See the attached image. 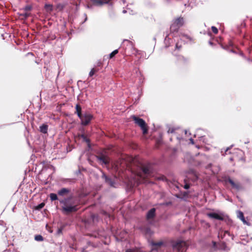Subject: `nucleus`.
I'll return each mask as SVG.
<instances>
[{
	"label": "nucleus",
	"mask_w": 252,
	"mask_h": 252,
	"mask_svg": "<svg viewBox=\"0 0 252 252\" xmlns=\"http://www.w3.org/2000/svg\"><path fill=\"white\" fill-rule=\"evenodd\" d=\"M176 48L177 49H180V48H181V46H178V43H177V44H176Z\"/></svg>",
	"instance_id": "nucleus-33"
},
{
	"label": "nucleus",
	"mask_w": 252,
	"mask_h": 252,
	"mask_svg": "<svg viewBox=\"0 0 252 252\" xmlns=\"http://www.w3.org/2000/svg\"><path fill=\"white\" fill-rule=\"evenodd\" d=\"M96 70L94 68H92L89 73V76L92 77L94 75Z\"/></svg>",
	"instance_id": "nucleus-26"
},
{
	"label": "nucleus",
	"mask_w": 252,
	"mask_h": 252,
	"mask_svg": "<svg viewBox=\"0 0 252 252\" xmlns=\"http://www.w3.org/2000/svg\"><path fill=\"white\" fill-rule=\"evenodd\" d=\"M227 182H229L233 189L239 191L242 189V187L239 183L234 182L231 179L229 178L227 179Z\"/></svg>",
	"instance_id": "nucleus-9"
},
{
	"label": "nucleus",
	"mask_w": 252,
	"mask_h": 252,
	"mask_svg": "<svg viewBox=\"0 0 252 252\" xmlns=\"http://www.w3.org/2000/svg\"><path fill=\"white\" fill-rule=\"evenodd\" d=\"M50 198L52 201L58 199L57 195L56 193H52L50 194Z\"/></svg>",
	"instance_id": "nucleus-18"
},
{
	"label": "nucleus",
	"mask_w": 252,
	"mask_h": 252,
	"mask_svg": "<svg viewBox=\"0 0 252 252\" xmlns=\"http://www.w3.org/2000/svg\"><path fill=\"white\" fill-rule=\"evenodd\" d=\"M184 19L182 17H179L175 19L170 27L172 32H177L178 29L184 24Z\"/></svg>",
	"instance_id": "nucleus-4"
},
{
	"label": "nucleus",
	"mask_w": 252,
	"mask_h": 252,
	"mask_svg": "<svg viewBox=\"0 0 252 252\" xmlns=\"http://www.w3.org/2000/svg\"><path fill=\"white\" fill-rule=\"evenodd\" d=\"M76 109V113L77 114V116L79 118L81 117L82 116L81 114V107L79 104H76L75 106Z\"/></svg>",
	"instance_id": "nucleus-16"
},
{
	"label": "nucleus",
	"mask_w": 252,
	"mask_h": 252,
	"mask_svg": "<svg viewBox=\"0 0 252 252\" xmlns=\"http://www.w3.org/2000/svg\"><path fill=\"white\" fill-rule=\"evenodd\" d=\"M34 239L37 241H42L43 240V238L41 235H36Z\"/></svg>",
	"instance_id": "nucleus-19"
},
{
	"label": "nucleus",
	"mask_w": 252,
	"mask_h": 252,
	"mask_svg": "<svg viewBox=\"0 0 252 252\" xmlns=\"http://www.w3.org/2000/svg\"><path fill=\"white\" fill-rule=\"evenodd\" d=\"M156 214V209L155 208H152L150 209L147 213L146 218L147 220H150L153 219Z\"/></svg>",
	"instance_id": "nucleus-11"
},
{
	"label": "nucleus",
	"mask_w": 252,
	"mask_h": 252,
	"mask_svg": "<svg viewBox=\"0 0 252 252\" xmlns=\"http://www.w3.org/2000/svg\"><path fill=\"white\" fill-rule=\"evenodd\" d=\"M175 128H174V127H170L168 129L167 132L168 133H173L175 132Z\"/></svg>",
	"instance_id": "nucleus-27"
},
{
	"label": "nucleus",
	"mask_w": 252,
	"mask_h": 252,
	"mask_svg": "<svg viewBox=\"0 0 252 252\" xmlns=\"http://www.w3.org/2000/svg\"><path fill=\"white\" fill-rule=\"evenodd\" d=\"M45 8L47 11H51L53 10V5L50 4H46Z\"/></svg>",
	"instance_id": "nucleus-17"
},
{
	"label": "nucleus",
	"mask_w": 252,
	"mask_h": 252,
	"mask_svg": "<svg viewBox=\"0 0 252 252\" xmlns=\"http://www.w3.org/2000/svg\"><path fill=\"white\" fill-rule=\"evenodd\" d=\"M102 177L104 178L105 182L111 187H114L115 183L110 178L108 177L105 175L103 174Z\"/></svg>",
	"instance_id": "nucleus-13"
},
{
	"label": "nucleus",
	"mask_w": 252,
	"mask_h": 252,
	"mask_svg": "<svg viewBox=\"0 0 252 252\" xmlns=\"http://www.w3.org/2000/svg\"><path fill=\"white\" fill-rule=\"evenodd\" d=\"M211 29H212L213 32L214 33L217 34L218 32V30L217 28L216 27H215V26H212L211 27Z\"/></svg>",
	"instance_id": "nucleus-25"
},
{
	"label": "nucleus",
	"mask_w": 252,
	"mask_h": 252,
	"mask_svg": "<svg viewBox=\"0 0 252 252\" xmlns=\"http://www.w3.org/2000/svg\"><path fill=\"white\" fill-rule=\"evenodd\" d=\"M93 118V116L90 113L86 112L82 115L79 119L82 126L88 125Z\"/></svg>",
	"instance_id": "nucleus-6"
},
{
	"label": "nucleus",
	"mask_w": 252,
	"mask_h": 252,
	"mask_svg": "<svg viewBox=\"0 0 252 252\" xmlns=\"http://www.w3.org/2000/svg\"><path fill=\"white\" fill-rule=\"evenodd\" d=\"M20 15L23 16L25 18H27L30 16V13L24 11L23 13L20 14Z\"/></svg>",
	"instance_id": "nucleus-23"
},
{
	"label": "nucleus",
	"mask_w": 252,
	"mask_h": 252,
	"mask_svg": "<svg viewBox=\"0 0 252 252\" xmlns=\"http://www.w3.org/2000/svg\"><path fill=\"white\" fill-rule=\"evenodd\" d=\"M151 173L152 168L150 165L143 166L141 171L134 175L133 186L143 183L144 179L150 176Z\"/></svg>",
	"instance_id": "nucleus-1"
},
{
	"label": "nucleus",
	"mask_w": 252,
	"mask_h": 252,
	"mask_svg": "<svg viewBox=\"0 0 252 252\" xmlns=\"http://www.w3.org/2000/svg\"><path fill=\"white\" fill-rule=\"evenodd\" d=\"M44 203H40L37 206V209H40L44 207Z\"/></svg>",
	"instance_id": "nucleus-28"
},
{
	"label": "nucleus",
	"mask_w": 252,
	"mask_h": 252,
	"mask_svg": "<svg viewBox=\"0 0 252 252\" xmlns=\"http://www.w3.org/2000/svg\"><path fill=\"white\" fill-rule=\"evenodd\" d=\"M70 191V189H68L62 188L58 190V194L59 196L63 197L67 195Z\"/></svg>",
	"instance_id": "nucleus-10"
},
{
	"label": "nucleus",
	"mask_w": 252,
	"mask_h": 252,
	"mask_svg": "<svg viewBox=\"0 0 252 252\" xmlns=\"http://www.w3.org/2000/svg\"><path fill=\"white\" fill-rule=\"evenodd\" d=\"M96 158L101 164H108L110 161L109 157L103 154L97 156Z\"/></svg>",
	"instance_id": "nucleus-8"
},
{
	"label": "nucleus",
	"mask_w": 252,
	"mask_h": 252,
	"mask_svg": "<svg viewBox=\"0 0 252 252\" xmlns=\"http://www.w3.org/2000/svg\"><path fill=\"white\" fill-rule=\"evenodd\" d=\"M111 0H94V3L95 5L101 6L104 4L109 3Z\"/></svg>",
	"instance_id": "nucleus-12"
},
{
	"label": "nucleus",
	"mask_w": 252,
	"mask_h": 252,
	"mask_svg": "<svg viewBox=\"0 0 252 252\" xmlns=\"http://www.w3.org/2000/svg\"><path fill=\"white\" fill-rule=\"evenodd\" d=\"M185 133L186 134H187V130H185Z\"/></svg>",
	"instance_id": "nucleus-40"
},
{
	"label": "nucleus",
	"mask_w": 252,
	"mask_h": 252,
	"mask_svg": "<svg viewBox=\"0 0 252 252\" xmlns=\"http://www.w3.org/2000/svg\"><path fill=\"white\" fill-rule=\"evenodd\" d=\"M126 10H123V13H126Z\"/></svg>",
	"instance_id": "nucleus-38"
},
{
	"label": "nucleus",
	"mask_w": 252,
	"mask_h": 252,
	"mask_svg": "<svg viewBox=\"0 0 252 252\" xmlns=\"http://www.w3.org/2000/svg\"><path fill=\"white\" fill-rule=\"evenodd\" d=\"M123 1L124 3H125L126 2V1L125 0H123Z\"/></svg>",
	"instance_id": "nucleus-41"
},
{
	"label": "nucleus",
	"mask_w": 252,
	"mask_h": 252,
	"mask_svg": "<svg viewBox=\"0 0 252 252\" xmlns=\"http://www.w3.org/2000/svg\"><path fill=\"white\" fill-rule=\"evenodd\" d=\"M189 141H190V142L191 144H194V141H193V139L192 138H189Z\"/></svg>",
	"instance_id": "nucleus-32"
},
{
	"label": "nucleus",
	"mask_w": 252,
	"mask_h": 252,
	"mask_svg": "<svg viewBox=\"0 0 252 252\" xmlns=\"http://www.w3.org/2000/svg\"><path fill=\"white\" fill-rule=\"evenodd\" d=\"M207 216L211 219L222 220H224V214L221 212H213L207 214Z\"/></svg>",
	"instance_id": "nucleus-7"
},
{
	"label": "nucleus",
	"mask_w": 252,
	"mask_h": 252,
	"mask_svg": "<svg viewBox=\"0 0 252 252\" xmlns=\"http://www.w3.org/2000/svg\"><path fill=\"white\" fill-rule=\"evenodd\" d=\"M212 167V164H209L208 166H207V168H211Z\"/></svg>",
	"instance_id": "nucleus-34"
},
{
	"label": "nucleus",
	"mask_w": 252,
	"mask_h": 252,
	"mask_svg": "<svg viewBox=\"0 0 252 252\" xmlns=\"http://www.w3.org/2000/svg\"><path fill=\"white\" fill-rule=\"evenodd\" d=\"M40 131L43 133H46L48 131V126L45 124H43L39 127Z\"/></svg>",
	"instance_id": "nucleus-14"
},
{
	"label": "nucleus",
	"mask_w": 252,
	"mask_h": 252,
	"mask_svg": "<svg viewBox=\"0 0 252 252\" xmlns=\"http://www.w3.org/2000/svg\"><path fill=\"white\" fill-rule=\"evenodd\" d=\"M230 160H233V158H230Z\"/></svg>",
	"instance_id": "nucleus-43"
},
{
	"label": "nucleus",
	"mask_w": 252,
	"mask_h": 252,
	"mask_svg": "<svg viewBox=\"0 0 252 252\" xmlns=\"http://www.w3.org/2000/svg\"><path fill=\"white\" fill-rule=\"evenodd\" d=\"M217 168L218 169H216L215 170H214V169H212V172L214 173V174H216V173H217L218 171L219 170V167H217Z\"/></svg>",
	"instance_id": "nucleus-29"
},
{
	"label": "nucleus",
	"mask_w": 252,
	"mask_h": 252,
	"mask_svg": "<svg viewBox=\"0 0 252 252\" xmlns=\"http://www.w3.org/2000/svg\"><path fill=\"white\" fill-rule=\"evenodd\" d=\"M229 148H227L225 150V154H226V153H227V152L228 151V150H229Z\"/></svg>",
	"instance_id": "nucleus-36"
},
{
	"label": "nucleus",
	"mask_w": 252,
	"mask_h": 252,
	"mask_svg": "<svg viewBox=\"0 0 252 252\" xmlns=\"http://www.w3.org/2000/svg\"><path fill=\"white\" fill-rule=\"evenodd\" d=\"M125 252H141L139 250L135 249H128Z\"/></svg>",
	"instance_id": "nucleus-21"
},
{
	"label": "nucleus",
	"mask_w": 252,
	"mask_h": 252,
	"mask_svg": "<svg viewBox=\"0 0 252 252\" xmlns=\"http://www.w3.org/2000/svg\"><path fill=\"white\" fill-rule=\"evenodd\" d=\"M209 44H211V45H212V43L211 41H210V42H209Z\"/></svg>",
	"instance_id": "nucleus-42"
},
{
	"label": "nucleus",
	"mask_w": 252,
	"mask_h": 252,
	"mask_svg": "<svg viewBox=\"0 0 252 252\" xmlns=\"http://www.w3.org/2000/svg\"><path fill=\"white\" fill-rule=\"evenodd\" d=\"M124 41H126V42H129V41L128 40H125Z\"/></svg>",
	"instance_id": "nucleus-39"
},
{
	"label": "nucleus",
	"mask_w": 252,
	"mask_h": 252,
	"mask_svg": "<svg viewBox=\"0 0 252 252\" xmlns=\"http://www.w3.org/2000/svg\"><path fill=\"white\" fill-rule=\"evenodd\" d=\"M187 245L185 241L178 240L172 243V247L174 251L178 252H183L186 248Z\"/></svg>",
	"instance_id": "nucleus-3"
},
{
	"label": "nucleus",
	"mask_w": 252,
	"mask_h": 252,
	"mask_svg": "<svg viewBox=\"0 0 252 252\" xmlns=\"http://www.w3.org/2000/svg\"><path fill=\"white\" fill-rule=\"evenodd\" d=\"M32 9V7L30 5H27L26 6H25V7L23 8V10L24 11H26V12H28L29 11H30Z\"/></svg>",
	"instance_id": "nucleus-24"
},
{
	"label": "nucleus",
	"mask_w": 252,
	"mask_h": 252,
	"mask_svg": "<svg viewBox=\"0 0 252 252\" xmlns=\"http://www.w3.org/2000/svg\"><path fill=\"white\" fill-rule=\"evenodd\" d=\"M177 138L180 141L181 139H182V138L177 137Z\"/></svg>",
	"instance_id": "nucleus-37"
},
{
	"label": "nucleus",
	"mask_w": 252,
	"mask_h": 252,
	"mask_svg": "<svg viewBox=\"0 0 252 252\" xmlns=\"http://www.w3.org/2000/svg\"><path fill=\"white\" fill-rule=\"evenodd\" d=\"M91 217H92V219H93V220H94L95 219V218H96V219H97V216H95V215H92L91 216Z\"/></svg>",
	"instance_id": "nucleus-30"
},
{
	"label": "nucleus",
	"mask_w": 252,
	"mask_h": 252,
	"mask_svg": "<svg viewBox=\"0 0 252 252\" xmlns=\"http://www.w3.org/2000/svg\"><path fill=\"white\" fill-rule=\"evenodd\" d=\"M189 185H188V184L185 185V186H184V188L185 189H189Z\"/></svg>",
	"instance_id": "nucleus-31"
},
{
	"label": "nucleus",
	"mask_w": 252,
	"mask_h": 252,
	"mask_svg": "<svg viewBox=\"0 0 252 252\" xmlns=\"http://www.w3.org/2000/svg\"><path fill=\"white\" fill-rule=\"evenodd\" d=\"M84 16L85 17V21H86L87 20V15L86 14H84Z\"/></svg>",
	"instance_id": "nucleus-35"
},
{
	"label": "nucleus",
	"mask_w": 252,
	"mask_h": 252,
	"mask_svg": "<svg viewBox=\"0 0 252 252\" xmlns=\"http://www.w3.org/2000/svg\"><path fill=\"white\" fill-rule=\"evenodd\" d=\"M132 118L134 121L135 124L138 125L141 128L144 134L147 133L148 129L146 127L145 122L141 118H138L135 116H132Z\"/></svg>",
	"instance_id": "nucleus-5"
},
{
	"label": "nucleus",
	"mask_w": 252,
	"mask_h": 252,
	"mask_svg": "<svg viewBox=\"0 0 252 252\" xmlns=\"http://www.w3.org/2000/svg\"><path fill=\"white\" fill-rule=\"evenodd\" d=\"M152 245L155 246H160L163 245V242L162 241H159L158 242H152Z\"/></svg>",
	"instance_id": "nucleus-20"
},
{
	"label": "nucleus",
	"mask_w": 252,
	"mask_h": 252,
	"mask_svg": "<svg viewBox=\"0 0 252 252\" xmlns=\"http://www.w3.org/2000/svg\"><path fill=\"white\" fill-rule=\"evenodd\" d=\"M118 53V50L116 49L113 51L112 53L109 54V56L110 58H113L115 55H116Z\"/></svg>",
	"instance_id": "nucleus-22"
},
{
	"label": "nucleus",
	"mask_w": 252,
	"mask_h": 252,
	"mask_svg": "<svg viewBox=\"0 0 252 252\" xmlns=\"http://www.w3.org/2000/svg\"><path fill=\"white\" fill-rule=\"evenodd\" d=\"M238 217L239 219H240V220L243 222L244 223L247 224V225H250L246 221V220L245 219V218H244V215H243V213L242 212H241V211H239L238 212Z\"/></svg>",
	"instance_id": "nucleus-15"
},
{
	"label": "nucleus",
	"mask_w": 252,
	"mask_h": 252,
	"mask_svg": "<svg viewBox=\"0 0 252 252\" xmlns=\"http://www.w3.org/2000/svg\"><path fill=\"white\" fill-rule=\"evenodd\" d=\"M60 203L62 204V210L63 213H69L76 212L78 210L77 205L71 201L70 198L60 200Z\"/></svg>",
	"instance_id": "nucleus-2"
}]
</instances>
